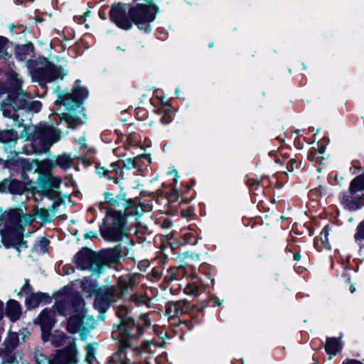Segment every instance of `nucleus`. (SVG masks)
<instances>
[{
    "instance_id": "nucleus-1",
    "label": "nucleus",
    "mask_w": 364,
    "mask_h": 364,
    "mask_svg": "<svg viewBox=\"0 0 364 364\" xmlns=\"http://www.w3.org/2000/svg\"><path fill=\"white\" fill-rule=\"evenodd\" d=\"M140 282V274L131 273L118 278L116 285L98 287L95 282H90L87 279L82 282V290L90 296L95 295L94 307L100 313L107 310L111 304L122 299L133 291Z\"/></svg>"
},
{
    "instance_id": "nucleus-2",
    "label": "nucleus",
    "mask_w": 364,
    "mask_h": 364,
    "mask_svg": "<svg viewBox=\"0 0 364 364\" xmlns=\"http://www.w3.org/2000/svg\"><path fill=\"white\" fill-rule=\"evenodd\" d=\"M0 235L3 245L20 252L27 247L23 240L24 227L33 223L34 216L24 214L21 208H10L3 211L0 208Z\"/></svg>"
},
{
    "instance_id": "nucleus-3",
    "label": "nucleus",
    "mask_w": 364,
    "mask_h": 364,
    "mask_svg": "<svg viewBox=\"0 0 364 364\" xmlns=\"http://www.w3.org/2000/svg\"><path fill=\"white\" fill-rule=\"evenodd\" d=\"M12 161L14 162V164L22 167V176L24 178H26L24 176L26 172L32 170H33V173L38 172L40 174H45V176L38 183V189L33 191L34 200L40 201L43 197L49 198L60 197L58 189L60 184V180L50 173L54 166L53 161H31V163L29 161Z\"/></svg>"
},
{
    "instance_id": "nucleus-4",
    "label": "nucleus",
    "mask_w": 364,
    "mask_h": 364,
    "mask_svg": "<svg viewBox=\"0 0 364 364\" xmlns=\"http://www.w3.org/2000/svg\"><path fill=\"white\" fill-rule=\"evenodd\" d=\"M143 333V326L135 323L132 318L124 320L116 327L112 333L114 340H119L118 350L112 356L108 364H129L127 350L131 346V341L137 338Z\"/></svg>"
},
{
    "instance_id": "nucleus-5",
    "label": "nucleus",
    "mask_w": 364,
    "mask_h": 364,
    "mask_svg": "<svg viewBox=\"0 0 364 364\" xmlns=\"http://www.w3.org/2000/svg\"><path fill=\"white\" fill-rule=\"evenodd\" d=\"M60 137L61 132L57 128L47 124H40L34 127L31 134V146L36 154L47 153Z\"/></svg>"
},
{
    "instance_id": "nucleus-6",
    "label": "nucleus",
    "mask_w": 364,
    "mask_h": 364,
    "mask_svg": "<svg viewBox=\"0 0 364 364\" xmlns=\"http://www.w3.org/2000/svg\"><path fill=\"white\" fill-rule=\"evenodd\" d=\"M125 216L121 211L107 210L104 224L100 228L102 237L108 241L118 242L124 235Z\"/></svg>"
},
{
    "instance_id": "nucleus-7",
    "label": "nucleus",
    "mask_w": 364,
    "mask_h": 364,
    "mask_svg": "<svg viewBox=\"0 0 364 364\" xmlns=\"http://www.w3.org/2000/svg\"><path fill=\"white\" fill-rule=\"evenodd\" d=\"M156 13L157 9L152 5L137 4L130 6L132 25L136 24L139 29H142V26L145 25V32H149L151 28L149 23L155 19Z\"/></svg>"
},
{
    "instance_id": "nucleus-8",
    "label": "nucleus",
    "mask_w": 364,
    "mask_h": 364,
    "mask_svg": "<svg viewBox=\"0 0 364 364\" xmlns=\"http://www.w3.org/2000/svg\"><path fill=\"white\" fill-rule=\"evenodd\" d=\"M83 306V299L77 292H70L66 294H59L53 308L55 314L65 316L73 311L75 314L77 309Z\"/></svg>"
},
{
    "instance_id": "nucleus-9",
    "label": "nucleus",
    "mask_w": 364,
    "mask_h": 364,
    "mask_svg": "<svg viewBox=\"0 0 364 364\" xmlns=\"http://www.w3.org/2000/svg\"><path fill=\"white\" fill-rule=\"evenodd\" d=\"M95 324L94 317L87 314L83 301V306L77 309L75 314H73L68 319L67 329L70 333H75L80 331H89L95 328Z\"/></svg>"
},
{
    "instance_id": "nucleus-10",
    "label": "nucleus",
    "mask_w": 364,
    "mask_h": 364,
    "mask_svg": "<svg viewBox=\"0 0 364 364\" xmlns=\"http://www.w3.org/2000/svg\"><path fill=\"white\" fill-rule=\"evenodd\" d=\"M76 357L75 346H70L63 350H58L52 358H48L41 353L36 354V361L37 364H76Z\"/></svg>"
},
{
    "instance_id": "nucleus-11",
    "label": "nucleus",
    "mask_w": 364,
    "mask_h": 364,
    "mask_svg": "<svg viewBox=\"0 0 364 364\" xmlns=\"http://www.w3.org/2000/svg\"><path fill=\"white\" fill-rule=\"evenodd\" d=\"M74 262L82 270H91L92 275H99L102 269L97 255L87 248L81 250L75 255Z\"/></svg>"
},
{
    "instance_id": "nucleus-12",
    "label": "nucleus",
    "mask_w": 364,
    "mask_h": 364,
    "mask_svg": "<svg viewBox=\"0 0 364 364\" xmlns=\"http://www.w3.org/2000/svg\"><path fill=\"white\" fill-rule=\"evenodd\" d=\"M130 6L124 4H117L112 6L109 17L112 22L121 28L128 30L132 27Z\"/></svg>"
},
{
    "instance_id": "nucleus-13",
    "label": "nucleus",
    "mask_w": 364,
    "mask_h": 364,
    "mask_svg": "<svg viewBox=\"0 0 364 364\" xmlns=\"http://www.w3.org/2000/svg\"><path fill=\"white\" fill-rule=\"evenodd\" d=\"M88 96V91L85 87H74L71 93L60 95L55 101V105H63L70 107L73 102L81 105L84 100Z\"/></svg>"
},
{
    "instance_id": "nucleus-14",
    "label": "nucleus",
    "mask_w": 364,
    "mask_h": 364,
    "mask_svg": "<svg viewBox=\"0 0 364 364\" xmlns=\"http://www.w3.org/2000/svg\"><path fill=\"white\" fill-rule=\"evenodd\" d=\"M338 198L343 207L350 211H356L364 206V197L350 188L341 193Z\"/></svg>"
},
{
    "instance_id": "nucleus-15",
    "label": "nucleus",
    "mask_w": 364,
    "mask_h": 364,
    "mask_svg": "<svg viewBox=\"0 0 364 364\" xmlns=\"http://www.w3.org/2000/svg\"><path fill=\"white\" fill-rule=\"evenodd\" d=\"M72 110L68 113H63L60 119L65 121L68 127L75 129L86 122L87 116L85 113V108L79 105H75L73 109L72 105L70 106Z\"/></svg>"
},
{
    "instance_id": "nucleus-16",
    "label": "nucleus",
    "mask_w": 364,
    "mask_h": 364,
    "mask_svg": "<svg viewBox=\"0 0 364 364\" xmlns=\"http://www.w3.org/2000/svg\"><path fill=\"white\" fill-rule=\"evenodd\" d=\"M65 73L61 67L53 64L48 63L44 68H39L36 71V76L40 82H50L57 79H63Z\"/></svg>"
},
{
    "instance_id": "nucleus-17",
    "label": "nucleus",
    "mask_w": 364,
    "mask_h": 364,
    "mask_svg": "<svg viewBox=\"0 0 364 364\" xmlns=\"http://www.w3.org/2000/svg\"><path fill=\"white\" fill-rule=\"evenodd\" d=\"M105 202L111 205L119 207L121 205L124 207L125 215H131L138 214V207L135 202L132 200H127L124 196H113L109 193H107L105 196Z\"/></svg>"
},
{
    "instance_id": "nucleus-18",
    "label": "nucleus",
    "mask_w": 364,
    "mask_h": 364,
    "mask_svg": "<svg viewBox=\"0 0 364 364\" xmlns=\"http://www.w3.org/2000/svg\"><path fill=\"white\" fill-rule=\"evenodd\" d=\"M19 341L18 336L16 333L10 332L6 338L4 345L5 355L1 364H18V360L16 354L9 355L18 346Z\"/></svg>"
},
{
    "instance_id": "nucleus-19",
    "label": "nucleus",
    "mask_w": 364,
    "mask_h": 364,
    "mask_svg": "<svg viewBox=\"0 0 364 364\" xmlns=\"http://www.w3.org/2000/svg\"><path fill=\"white\" fill-rule=\"evenodd\" d=\"M22 80L16 79L15 80V86L16 91L11 95H7L6 99H11V105L17 110L26 109L28 106V96L21 89Z\"/></svg>"
},
{
    "instance_id": "nucleus-20",
    "label": "nucleus",
    "mask_w": 364,
    "mask_h": 364,
    "mask_svg": "<svg viewBox=\"0 0 364 364\" xmlns=\"http://www.w3.org/2000/svg\"><path fill=\"white\" fill-rule=\"evenodd\" d=\"M101 262L107 265L115 264L121 258V248L116 246L114 248L104 250L100 252Z\"/></svg>"
},
{
    "instance_id": "nucleus-21",
    "label": "nucleus",
    "mask_w": 364,
    "mask_h": 364,
    "mask_svg": "<svg viewBox=\"0 0 364 364\" xmlns=\"http://www.w3.org/2000/svg\"><path fill=\"white\" fill-rule=\"evenodd\" d=\"M55 312L53 309H44L37 318L41 329L50 331L54 326V316Z\"/></svg>"
},
{
    "instance_id": "nucleus-22",
    "label": "nucleus",
    "mask_w": 364,
    "mask_h": 364,
    "mask_svg": "<svg viewBox=\"0 0 364 364\" xmlns=\"http://www.w3.org/2000/svg\"><path fill=\"white\" fill-rule=\"evenodd\" d=\"M340 338L327 337L325 343V351L328 355V359L331 360L333 356L336 355L340 353L343 348V345Z\"/></svg>"
},
{
    "instance_id": "nucleus-23",
    "label": "nucleus",
    "mask_w": 364,
    "mask_h": 364,
    "mask_svg": "<svg viewBox=\"0 0 364 364\" xmlns=\"http://www.w3.org/2000/svg\"><path fill=\"white\" fill-rule=\"evenodd\" d=\"M21 314V308L18 302L15 300H10L7 303L6 315L12 321H17Z\"/></svg>"
},
{
    "instance_id": "nucleus-24",
    "label": "nucleus",
    "mask_w": 364,
    "mask_h": 364,
    "mask_svg": "<svg viewBox=\"0 0 364 364\" xmlns=\"http://www.w3.org/2000/svg\"><path fill=\"white\" fill-rule=\"evenodd\" d=\"M348 188L364 197V174H360L352 179Z\"/></svg>"
},
{
    "instance_id": "nucleus-25",
    "label": "nucleus",
    "mask_w": 364,
    "mask_h": 364,
    "mask_svg": "<svg viewBox=\"0 0 364 364\" xmlns=\"http://www.w3.org/2000/svg\"><path fill=\"white\" fill-rule=\"evenodd\" d=\"M0 103L2 105L1 109L4 117L18 119V115L16 114L17 109L11 105V99H4Z\"/></svg>"
},
{
    "instance_id": "nucleus-26",
    "label": "nucleus",
    "mask_w": 364,
    "mask_h": 364,
    "mask_svg": "<svg viewBox=\"0 0 364 364\" xmlns=\"http://www.w3.org/2000/svg\"><path fill=\"white\" fill-rule=\"evenodd\" d=\"M3 185L8 188L10 193L14 194H21L24 190L23 184L17 180L5 181Z\"/></svg>"
},
{
    "instance_id": "nucleus-27",
    "label": "nucleus",
    "mask_w": 364,
    "mask_h": 364,
    "mask_svg": "<svg viewBox=\"0 0 364 364\" xmlns=\"http://www.w3.org/2000/svg\"><path fill=\"white\" fill-rule=\"evenodd\" d=\"M18 139L17 132L13 129L0 130V141L1 142H12L16 141Z\"/></svg>"
},
{
    "instance_id": "nucleus-28",
    "label": "nucleus",
    "mask_w": 364,
    "mask_h": 364,
    "mask_svg": "<svg viewBox=\"0 0 364 364\" xmlns=\"http://www.w3.org/2000/svg\"><path fill=\"white\" fill-rule=\"evenodd\" d=\"M44 294L43 293H33L28 296L26 299V304L29 308H36L39 303L43 299Z\"/></svg>"
},
{
    "instance_id": "nucleus-29",
    "label": "nucleus",
    "mask_w": 364,
    "mask_h": 364,
    "mask_svg": "<svg viewBox=\"0 0 364 364\" xmlns=\"http://www.w3.org/2000/svg\"><path fill=\"white\" fill-rule=\"evenodd\" d=\"M176 315H182L189 313L192 309V306L187 300L176 301Z\"/></svg>"
},
{
    "instance_id": "nucleus-30",
    "label": "nucleus",
    "mask_w": 364,
    "mask_h": 364,
    "mask_svg": "<svg viewBox=\"0 0 364 364\" xmlns=\"http://www.w3.org/2000/svg\"><path fill=\"white\" fill-rule=\"evenodd\" d=\"M9 41L2 36H0V59H8L11 55L7 52V46Z\"/></svg>"
},
{
    "instance_id": "nucleus-31",
    "label": "nucleus",
    "mask_w": 364,
    "mask_h": 364,
    "mask_svg": "<svg viewBox=\"0 0 364 364\" xmlns=\"http://www.w3.org/2000/svg\"><path fill=\"white\" fill-rule=\"evenodd\" d=\"M199 286L193 281L188 283L184 289V292L188 295L196 296L199 294Z\"/></svg>"
},
{
    "instance_id": "nucleus-32",
    "label": "nucleus",
    "mask_w": 364,
    "mask_h": 364,
    "mask_svg": "<svg viewBox=\"0 0 364 364\" xmlns=\"http://www.w3.org/2000/svg\"><path fill=\"white\" fill-rule=\"evenodd\" d=\"M130 299L132 302H134L136 306H141L146 305L148 306V303L149 299L143 294H134L131 296Z\"/></svg>"
},
{
    "instance_id": "nucleus-33",
    "label": "nucleus",
    "mask_w": 364,
    "mask_h": 364,
    "mask_svg": "<svg viewBox=\"0 0 364 364\" xmlns=\"http://www.w3.org/2000/svg\"><path fill=\"white\" fill-rule=\"evenodd\" d=\"M87 355L84 360V364H98L95 363V349L91 346L87 345L86 347Z\"/></svg>"
},
{
    "instance_id": "nucleus-34",
    "label": "nucleus",
    "mask_w": 364,
    "mask_h": 364,
    "mask_svg": "<svg viewBox=\"0 0 364 364\" xmlns=\"http://www.w3.org/2000/svg\"><path fill=\"white\" fill-rule=\"evenodd\" d=\"M184 273V269L180 267H173L169 269V281H173L178 279L180 274L183 275Z\"/></svg>"
},
{
    "instance_id": "nucleus-35",
    "label": "nucleus",
    "mask_w": 364,
    "mask_h": 364,
    "mask_svg": "<svg viewBox=\"0 0 364 364\" xmlns=\"http://www.w3.org/2000/svg\"><path fill=\"white\" fill-rule=\"evenodd\" d=\"M325 149H326V147L323 145H319L318 147V149H315L314 148L311 149L309 152V156H308L309 159L311 157V159H314V158L316 159H323V156H315L317 153H318L319 154H323Z\"/></svg>"
},
{
    "instance_id": "nucleus-36",
    "label": "nucleus",
    "mask_w": 364,
    "mask_h": 364,
    "mask_svg": "<svg viewBox=\"0 0 364 364\" xmlns=\"http://www.w3.org/2000/svg\"><path fill=\"white\" fill-rule=\"evenodd\" d=\"M33 293V289L29 284V280L26 279L23 286L21 287V291L18 293V296H21L23 294H25L27 297Z\"/></svg>"
},
{
    "instance_id": "nucleus-37",
    "label": "nucleus",
    "mask_w": 364,
    "mask_h": 364,
    "mask_svg": "<svg viewBox=\"0 0 364 364\" xmlns=\"http://www.w3.org/2000/svg\"><path fill=\"white\" fill-rule=\"evenodd\" d=\"M34 217H38L41 219H42L44 221L49 220L50 214L48 213V210L46 208H40L37 209L35 213V215H33Z\"/></svg>"
},
{
    "instance_id": "nucleus-38",
    "label": "nucleus",
    "mask_w": 364,
    "mask_h": 364,
    "mask_svg": "<svg viewBox=\"0 0 364 364\" xmlns=\"http://www.w3.org/2000/svg\"><path fill=\"white\" fill-rule=\"evenodd\" d=\"M328 234H329L328 228V226H325L319 235V238H320L321 242L324 245V246H326L328 243Z\"/></svg>"
},
{
    "instance_id": "nucleus-39",
    "label": "nucleus",
    "mask_w": 364,
    "mask_h": 364,
    "mask_svg": "<svg viewBox=\"0 0 364 364\" xmlns=\"http://www.w3.org/2000/svg\"><path fill=\"white\" fill-rule=\"evenodd\" d=\"M41 107H42V104L41 102H39V101L30 102L28 100V106L26 107V109H28L31 111L38 112L41 109Z\"/></svg>"
},
{
    "instance_id": "nucleus-40",
    "label": "nucleus",
    "mask_w": 364,
    "mask_h": 364,
    "mask_svg": "<svg viewBox=\"0 0 364 364\" xmlns=\"http://www.w3.org/2000/svg\"><path fill=\"white\" fill-rule=\"evenodd\" d=\"M128 314L129 309L125 306L119 307L117 311V315L122 319V322H124V320H127L128 318H131L128 316Z\"/></svg>"
},
{
    "instance_id": "nucleus-41",
    "label": "nucleus",
    "mask_w": 364,
    "mask_h": 364,
    "mask_svg": "<svg viewBox=\"0 0 364 364\" xmlns=\"http://www.w3.org/2000/svg\"><path fill=\"white\" fill-rule=\"evenodd\" d=\"M355 240L364 239V222L359 224L357 228V232L355 235Z\"/></svg>"
},
{
    "instance_id": "nucleus-42",
    "label": "nucleus",
    "mask_w": 364,
    "mask_h": 364,
    "mask_svg": "<svg viewBox=\"0 0 364 364\" xmlns=\"http://www.w3.org/2000/svg\"><path fill=\"white\" fill-rule=\"evenodd\" d=\"M151 342L149 341H144L142 343H141V348H134V351L136 353H141L143 351L144 352H148V348H149V346L151 345Z\"/></svg>"
},
{
    "instance_id": "nucleus-43",
    "label": "nucleus",
    "mask_w": 364,
    "mask_h": 364,
    "mask_svg": "<svg viewBox=\"0 0 364 364\" xmlns=\"http://www.w3.org/2000/svg\"><path fill=\"white\" fill-rule=\"evenodd\" d=\"M166 314L169 316H175L176 315V303L173 302L168 304L166 310Z\"/></svg>"
},
{
    "instance_id": "nucleus-44",
    "label": "nucleus",
    "mask_w": 364,
    "mask_h": 364,
    "mask_svg": "<svg viewBox=\"0 0 364 364\" xmlns=\"http://www.w3.org/2000/svg\"><path fill=\"white\" fill-rule=\"evenodd\" d=\"M49 241L46 238H42L38 244V248L41 252H46L47 251V247L48 245Z\"/></svg>"
},
{
    "instance_id": "nucleus-45",
    "label": "nucleus",
    "mask_w": 364,
    "mask_h": 364,
    "mask_svg": "<svg viewBox=\"0 0 364 364\" xmlns=\"http://www.w3.org/2000/svg\"><path fill=\"white\" fill-rule=\"evenodd\" d=\"M288 149L285 148H282L278 151L275 157L277 159H279L280 157L283 158H289L291 156V154L287 152Z\"/></svg>"
},
{
    "instance_id": "nucleus-46",
    "label": "nucleus",
    "mask_w": 364,
    "mask_h": 364,
    "mask_svg": "<svg viewBox=\"0 0 364 364\" xmlns=\"http://www.w3.org/2000/svg\"><path fill=\"white\" fill-rule=\"evenodd\" d=\"M73 161H55V165L60 168L67 169L71 167Z\"/></svg>"
},
{
    "instance_id": "nucleus-47",
    "label": "nucleus",
    "mask_w": 364,
    "mask_h": 364,
    "mask_svg": "<svg viewBox=\"0 0 364 364\" xmlns=\"http://www.w3.org/2000/svg\"><path fill=\"white\" fill-rule=\"evenodd\" d=\"M181 215L187 219H190L192 218L193 215V209L192 208H188L186 210H181Z\"/></svg>"
},
{
    "instance_id": "nucleus-48",
    "label": "nucleus",
    "mask_w": 364,
    "mask_h": 364,
    "mask_svg": "<svg viewBox=\"0 0 364 364\" xmlns=\"http://www.w3.org/2000/svg\"><path fill=\"white\" fill-rule=\"evenodd\" d=\"M172 121V117L167 114V113H165L161 118V123L164 124H168L170 123Z\"/></svg>"
},
{
    "instance_id": "nucleus-49",
    "label": "nucleus",
    "mask_w": 364,
    "mask_h": 364,
    "mask_svg": "<svg viewBox=\"0 0 364 364\" xmlns=\"http://www.w3.org/2000/svg\"><path fill=\"white\" fill-rule=\"evenodd\" d=\"M124 166L128 169L135 168L136 166V161H126Z\"/></svg>"
},
{
    "instance_id": "nucleus-50",
    "label": "nucleus",
    "mask_w": 364,
    "mask_h": 364,
    "mask_svg": "<svg viewBox=\"0 0 364 364\" xmlns=\"http://www.w3.org/2000/svg\"><path fill=\"white\" fill-rule=\"evenodd\" d=\"M167 173H168V175H173V176H174V179H173L174 180V183H177V180L179 178V176L178 175L177 171L175 168H171L168 171Z\"/></svg>"
},
{
    "instance_id": "nucleus-51",
    "label": "nucleus",
    "mask_w": 364,
    "mask_h": 364,
    "mask_svg": "<svg viewBox=\"0 0 364 364\" xmlns=\"http://www.w3.org/2000/svg\"><path fill=\"white\" fill-rule=\"evenodd\" d=\"M96 171L100 176H104L108 172V170L104 167H96Z\"/></svg>"
},
{
    "instance_id": "nucleus-52",
    "label": "nucleus",
    "mask_w": 364,
    "mask_h": 364,
    "mask_svg": "<svg viewBox=\"0 0 364 364\" xmlns=\"http://www.w3.org/2000/svg\"><path fill=\"white\" fill-rule=\"evenodd\" d=\"M96 236H97V233L95 232L90 231V232H87L85 235V238L91 239V238L95 237Z\"/></svg>"
},
{
    "instance_id": "nucleus-53",
    "label": "nucleus",
    "mask_w": 364,
    "mask_h": 364,
    "mask_svg": "<svg viewBox=\"0 0 364 364\" xmlns=\"http://www.w3.org/2000/svg\"><path fill=\"white\" fill-rule=\"evenodd\" d=\"M42 331V338L44 341H47L48 339V336L50 334V331H46L43 329H41Z\"/></svg>"
},
{
    "instance_id": "nucleus-54",
    "label": "nucleus",
    "mask_w": 364,
    "mask_h": 364,
    "mask_svg": "<svg viewBox=\"0 0 364 364\" xmlns=\"http://www.w3.org/2000/svg\"><path fill=\"white\" fill-rule=\"evenodd\" d=\"M150 157H151V154H143L141 155H139L137 156L134 157L133 159H134V160L141 159L142 158L150 159Z\"/></svg>"
},
{
    "instance_id": "nucleus-55",
    "label": "nucleus",
    "mask_w": 364,
    "mask_h": 364,
    "mask_svg": "<svg viewBox=\"0 0 364 364\" xmlns=\"http://www.w3.org/2000/svg\"><path fill=\"white\" fill-rule=\"evenodd\" d=\"M343 364H363L360 361L357 360H348L343 363Z\"/></svg>"
},
{
    "instance_id": "nucleus-56",
    "label": "nucleus",
    "mask_w": 364,
    "mask_h": 364,
    "mask_svg": "<svg viewBox=\"0 0 364 364\" xmlns=\"http://www.w3.org/2000/svg\"><path fill=\"white\" fill-rule=\"evenodd\" d=\"M288 171H291L293 170V162L292 161H288L287 164V168Z\"/></svg>"
},
{
    "instance_id": "nucleus-57",
    "label": "nucleus",
    "mask_w": 364,
    "mask_h": 364,
    "mask_svg": "<svg viewBox=\"0 0 364 364\" xmlns=\"http://www.w3.org/2000/svg\"><path fill=\"white\" fill-rule=\"evenodd\" d=\"M141 318L144 320V324H143V325H144V326H149V321H148V320H147V317H146V315H143V316H141Z\"/></svg>"
},
{
    "instance_id": "nucleus-58",
    "label": "nucleus",
    "mask_w": 364,
    "mask_h": 364,
    "mask_svg": "<svg viewBox=\"0 0 364 364\" xmlns=\"http://www.w3.org/2000/svg\"><path fill=\"white\" fill-rule=\"evenodd\" d=\"M293 257L295 261H299L301 259V255L299 253H295Z\"/></svg>"
},
{
    "instance_id": "nucleus-59",
    "label": "nucleus",
    "mask_w": 364,
    "mask_h": 364,
    "mask_svg": "<svg viewBox=\"0 0 364 364\" xmlns=\"http://www.w3.org/2000/svg\"><path fill=\"white\" fill-rule=\"evenodd\" d=\"M250 186H255V185H257L258 186L259 185V182L257 181H253L252 182L250 183H249Z\"/></svg>"
},
{
    "instance_id": "nucleus-60",
    "label": "nucleus",
    "mask_w": 364,
    "mask_h": 364,
    "mask_svg": "<svg viewBox=\"0 0 364 364\" xmlns=\"http://www.w3.org/2000/svg\"><path fill=\"white\" fill-rule=\"evenodd\" d=\"M118 162H119V161H116V162H114V163H113V164H112V168H114V170H116V166H119V165L118 164Z\"/></svg>"
},
{
    "instance_id": "nucleus-61",
    "label": "nucleus",
    "mask_w": 364,
    "mask_h": 364,
    "mask_svg": "<svg viewBox=\"0 0 364 364\" xmlns=\"http://www.w3.org/2000/svg\"><path fill=\"white\" fill-rule=\"evenodd\" d=\"M215 305L220 306L222 302H220L218 299H215L214 301Z\"/></svg>"
},
{
    "instance_id": "nucleus-62",
    "label": "nucleus",
    "mask_w": 364,
    "mask_h": 364,
    "mask_svg": "<svg viewBox=\"0 0 364 364\" xmlns=\"http://www.w3.org/2000/svg\"><path fill=\"white\" fill-rule=\"evenodd\" d=\"M2 307L3 303L0 301V318H1Z\"/></svg>"
},
{
    "instance_id": "nucleus-63",
    "label": "nucleus",
    "mask_w": 364,
    "mask_h": 364,
    "mask_svg": "<svg viewBox=\"0 0 364 364\" xmlns=\"http://www.w3.org/2000/svg\"><path fill=\"white\" fill-rule=\"evenodd\" d=\"M99 208H100V209H101V210H102V209L105 208L104 207V203H102V202H101V203H99Z\"/></svg>"
},
{
    "instance_id": "nucleus-64",
    "label": "nucleus",
    "mask_w": 364,
    "mask_h": 364,
    "mask_svg": "<svg viewBox=\"0 0 364 364\" xmlns=\"http://www.w3.org/2000/svg\"><path fill=\"white\" fill-rule=\"evenodd\" d=\"M58 160H60V159H69L68 158H65V156H58L57 158Z\"/></svg>"
}]
</instances>
